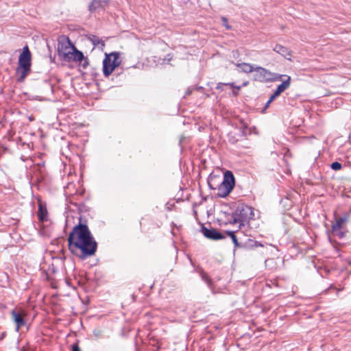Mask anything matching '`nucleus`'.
<instances>
[{
  "instance_id": "nucleus-1",
  "label": "nucleus",
  "mask_w": 351,
  "mask_h": 351,
  "mask_svg": "<svg viewBox=\"0 0 351 351\" xmlns=\"http://www.w3.org/2000/svg\"><path fill=\"white\" fill-rule=\"evenodd\" d=\"M68 244L71 252L81 259L94 255L97 247L88 226L82 224L75 226L69 234Z\"/></svg>"
},
{
  "instance_id": "nucleus-2",
  "label": "nucleus",
  "mask_w": 351,
  "mask_h": 351,
  "mask_svg": "<svg viewBox=\"0 0 351 351\" xmlns=\"http://www.w3.org/2000/svg\"><path fill=\"white\" fill-rule=\"evenodd\" d=\"M31 52L27 46H25L19 58V66L16 69L17 81L22 82L31 71Z\"/></svg>"
},
{
  "instance_id": "nucleus-3",
  "label": "nucleus",
  "mask_w": 351,
  "mask_h": 351,
  "mask_svg": "<svg viewBox=\"0 0 351 351\" xmlns=\"http://www.w3.org/2000/svg\"><path fill=\"white\" fill-rule=\"evenodd\" d=\"M283 75L272 73L261 66H256L254 79L259 82H276L281 80Z\"/></svg>"
},
{
  "instance_id": "nucleus-4",
  "label": "nucleus",
  "mask_w": 351,
  "mask_h": 351,
  "mask_svg": "<svg viewBox=\"0 0 351 351\" xmlns=\"http://www.w3.org/2000/svg\"><path fill=\"white\" fill-rule=\"evenodd\" d=\"M119 55L118 52H112L106 56L103 61V73L106 77H108L114 69L121 64Z\"/></svg>"
},
{
  "instance_id": "nucleus-5",
  "label": "nucleus",
  "mask_w": 351,
  "mask_h": 351,
  "mask_svg": "<svg viewBox=\"0 0 351 351\" xmlns=\"http://www.w3.org/2000/svg\"><path fill=\"white\" fill-rule=\"evenodd\" d=\"M234 186V178L231 171H226L223 182L218 186V195L221 197H226Z\"/></svg>"
},
{
  "instance_id": "nucleus-6",
  "label": "nucleus",
  "mask_w": 351,
  "mask_h": 351,
  "mask_svg": "<svg viewBox=\"0 0 351 351\" xmlns=\"http://www.w3.org/2000/svg\"><path fill=\"white\" fill-rule=\"evenodd\" d=\"M252 213L251 208L247 206H239L232 213L230 223H239V226L243 225L249 218V215Z\"/></svg>"
},
{
  "instance_id": "nucleus-7",
  "label": "nucleus",
  "mask_w": 351,
  "mask_h": 351,
  "mask_svg": "<svg viewBox=\"0 0 351 351\" xmlns=\"http://www.w3.org/2000/svg\"><path fill=\"white\" fill-rule=\"evenodd\" d=\"M74 47V45L68 37L62 36L58 38V53L64 59H71V53Z\"/></svg>"
},
{
  "instance_id": "nucleus-8",
  "label": "nucleus",
  "mask_w": 351,
  "mask_h": 351,
  "mask_svg": "<svg viewBox=\"0 0 351 351\" xmlns=\"http://www.w3.org/2000/svg\"><path fill=\"white\" fill-rule=\"evenodd\" d=\"M201 232L206 238L210 240L217 241L226 238V235L223 234L216 229H208L204 226L201 228Z\"/></svg>"
},
{
  "instance_id": "nucleus-9",
  "label": "nucleus",
  "mask_w": 351,
  "mask_h": 351,
  "mask_svg": "<svg viewBox=\"0 0 351 351\" xmlns=\"http://www.w3.org/2000/svg\"><path fill=\"white\" fill-rule=\"evenodd\" d=\"M12 317L16 325V330L19 331V328L25 325L24 317L25 314L23 312L13 310L11 313Z\"/></svg>"
},
{
  "instance_id": "nucleus-10",
  "label": "nucleus",
  "mask_w": 351,
  "mask_h": 351,
  "mask_svg": "<svg viewBox=\"0 0 351 351\" xmlns=\"http://www.w3.org/2000/svg\"><path fill=\"white\" fill-rule=\"evenodd\" d=\"M37 217L38 221L40 222H45L48 220V211L47 207L40 201H39L38 203Z\"/></svg>"
},
{
  "instance_id": "nucleus-11",
  "label": "nucleus",
  "mask_w": 351,
  "mask_h": 351,
  "mask_svg": "<svg viewBox=\"0 0 351 351\" xmlns=\"http://www.w3.org/2000/svg\"><path fill=\"white\" fill-rule=\"evenodd\" d=\"M274 51L282 56H283L287 60H291L292 57V51L289 50L288 48L281 45H276L274 47Z\"/></svg>"
},
{
  "instance_id": "nucleus-12",
  "label": "nucleus",
  "mask_w": 351,
  "mask_h": 351,
  "mask_svg": "<svg viewBox=\"0 0 351 351\" xmlns=\"http://www.w3.org/2000/svg\"><path fill=\"white\" fill-rule=\"evenodd\" d=\"M109 3V0H93L88 5V10L93 12L98 9L104 8Z\"/></svg>"
},
{
  "instance_id": "nucleus-13",
  "label": "nucleus",
  "mask_w": 351,
  "mask_h": 351,
  "mask_svg": "<svg viewBox=\"0 0 351 351\" xmlns=\"http://www.w3.org/2000/svg\"><path fill=\"white\" fill-rule=\"evenodd\" d=\"M348 220V215H345L336 219V222L332 225V231H336L338 229H341L343 224Z\"/></svg>"
},
{
  "instance_id": "nucleus-14",
  "label": "nucleus",
  "mask_w": 351,
  "mask_h": 351,
  "mask_svg": "<svg viewBox=\"0 0 351 351\" xmlns=\"http://www.w3.org/2000/svg\"><path fill=\"white\" fill-rule=\"evenodd\" d=\"M236 66L241 69V72L245 73H250L256 71V66H254L252 64H250L249 63H237Z\"/></svg>"
},
{
  "instance_id": "nucleus-15",
  "label": "nucleus",
  "mask_w": 351,
  "mask_h": 351,
  "mask_svg": "<svg viewBox=\"0 0 351 351\" xmlns=\"http://www.w3.org/2000/svg\"><path fill=\"white\" fill-rule=\"evenodd\" d=\"M71 59H73L74 61L82 62L84 60L86 63H88L86 60L84 59V56L83 53L76 49L75 47L71 53Z\"/></svg>"
},
{
  "instance_id": "nucleus-16",
  "label": "nucleus",
  "mask_w": 351,
  "mask_h": 351,
  "mask_svg": "<svg viewBox=\"0 0 351 351\" xmlns=\"http://www.w3.org/2000/svg\"><path fill=\"white\" fill-rule=\"evenodd\" d=\"M283 77H286L287 79L283 80V82L278 86L276 90H278L280 93L284 92L286 89H287L290 86L291 77L288 75H283Z\"/></svg>"
},
{
  "instance_id": "nucleus-17",
  "label": "nucleus",
  "mask_w": 351,
  "mask_h": 351,
  "mask_svg": "<svg viewBox=\"0 0 351 351\" xmlns=\"http://www.w3.org/2000/svg\"><path fill=\"white\" fill-rule=\"evenodd\" d=\"M89 39L94 45V47L103 48L105 46L104 41L97 36L92 35L89 37Z\"/></svg>"
},
{
  "instance_id": "nucleus-18",
  "label": "nucleus",
  "mask_w": 351,
  "mask_h": 351,
  "mask_svg": "<svg viewBox=\"0 0 351 351\" xmlns=\"http://www.w3.org/2000/svg\"><path fill=\"white\" fill-rule=\"evenodd\" d=\"M225 234H226V236H228V237H230L231 238V239L232 241V243H234V246L236 247H241V245H240V244H239V241L237 240V237H236V235H235L234 232H232V231H226L225 232Z\"/></svg>"
},
{
  "instance_id": "nucleus-19",
  "label": "nucleus",
  "mask_w": 351,
  "mask_h": 351,
  "mask_svg": "<svg viewBox=\"0 0 351 351\" xmlns=\"http://www.w3.org/2000/svg\"><path fill=\"white\" fill-rule=\"evenodd\" d=\"M201 278L207 284L209 288L213 289V282L206 273L202 272L201 274Z\"/></svg>"
},
{
  "instance_id": "nucleus-20",
  "label": "nucleus",
  "mask_w": 351,
  "mask_h": 351,
  "mask_svg": "<svg viewBox=\"0 0 351 351\" xmlns=\"http://www.w3.org/2000/svg\"><path fill=\"white\" fill-rule=\"evenodd\" d=\"M330 167L332 170L339 171L342 168V165L339 162H334L331 164Z\"/></svg>"
},
{
  "instance_id": "nucleus-21",
  "label": "nucleus",
  "mask_w": 351,
  "mask_h": 351,
  "mask_svg": "<svg viewBox=\"0 0 351 351\" xmlns=\"http://www.w3.org/2000/svg\"><path fill=\"white\" fill-rule=\"evenodd\" d=\"M335 236H337L338 238L341 239L344 237L345 234L341 230V229H338L336 231H332Z\"/></svg>"
},
{
  "instance_id": "nucleus-22",
  "label": "nucleus",
  "mask_w": 351,
  "mask_h": 351,
  "mask_svg": "<svg viewBox=\"0 0 351 351\" xmlns=\"http://www.w3.org/2000/svg\"><path fill=\"white\" fill-rule=\"evenodd\" d=\"M251 247H264V244L259 241L249 240Z\"/></svg>"
},
{
  "instance_id": "nucleus-23",
  "label": "nucleus",
  "mask_w": 351,
  "mask_h": 351,
  "mask_svg": "<svg viewBox=\"0 0 351 351\" xmlns=\"http://www.w3.org/2000/svg\"><path fill=\"white\" fill-rule=\"evenodd\" d=\"M226 86V83H219L216 86V89L219 90L221 91L223 90V86Z\"/></svg>"
},
{
  "instance_id": "nucleus-24",
  "label": "nucleus",
  "mask_w": 351,
  "mask_h": 351,
  "mask_svg": "<svg viewBox=\"0 0 351 351\" xmlns=\"http://www.w3.org/2000/svg\"><path fill=\"white\" fill-rule=\"evenodd\" d=\"M72 351H81L77 343L73 344Z\"/></svg>"
},
{
  "instance_id": "nucleus-25",
  "label": "nucleus",
  "mask_w": 351,
  "mask_h": 351,
  "mask_svg": "<svg viewBox=\"0 0 351 351\" xmlns=\"http://www.w3.org/2000/svg\"><path fill=\"white\" fill-rule=\"evenodd\" d=\"M281 93H280L279 92H278L277 90H276L274 93L272 94L274 95V97H277L278 96H279Z\"/></svg>"
},
{
  "instance_id": "nucleus-26",
  "label": "nucleus",
  "mask_w": 351,
  "mask_h": 351,
  "mask_svg": "<svg viewBox=\"0 0 351 351\" xmlns=\"http://www.w3.org/2000/svg\"><path fill=\"white\" fill-rule=\"evenodd\" d=\"M276 97H274L273 95H271L269 99V103H271Z\"/></svg>"
},
{
  "instance_id": "nucleus-27",
  "label": "nucleus",
  "mask_w": 351,
  "mask_h": 351,
  "mask_svg": "<svg viewBox=\"0 0 351 351\" xmlns=\"http://www.w3.org/2000/svg\"><path fill=\"white\" fill-rule=\"evenodd\" d=\"M106 66H107L108 67L111 66H112V63L110 60H108V61L107 62Z\"/></svg>"
},
{
  "instance_id": "nucleus-28",
  "label": "nucleus",
  "mask_w": 351,
  "mask_h": 351,
  "mask_svg": "<svg viewBox=\"0 0 351 351\" xmlns=\"http://www.w3.org/2000/svg\"><path fill=\"white\" fill-rule=\"evenodd\" d=\"M226 86H230L231 87L235 88L234 83H227Z\"/></svg>"
},
{
  "instance_id": "nucleus-29",
  "label": "nucleus",
  "mask_w": 351,
  "mask_h": 351,
  "mask_svg": "<svg viewBox=\"0 0 351 351\" xmlns=\"http://www.w3.org/2000/svg\"><path fill=\"white\" fill-rule=\"evenodd\" d=\"M270 104L271 103H269V100H268L267 102L266 103L265 107H264V109L267 108L269 106Z\"/></svg>"
},
{
  "instance_id": "nucleus-30",
  "label": "nucleus",
  "mask_w": 351,
  "mask_h": 351,
  "mask_svg": "<svg viewBox=\"0 0 351 351\" xmlns=\"http://www.w3.org/2000/svg\"><path fill=\"white\" fill-rule=\"evenodd\" d=\"M83 67H86L85 62H84V64H83Z\"/></svg>"
}]
</instances>
